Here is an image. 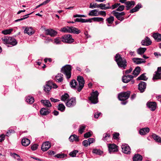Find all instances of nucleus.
Listing matches in <instances>:
<instances>
[{
    "label": "nucleus",
    "instance_id": "nucleus-44",
    "mask_svg": "<svg viewBox=\"0 0 161 161\" xmlns=\"http://www.w3.org/2000/svg\"><path fill=\"white\" fill-rule=\"evenodd\" d=\"M69 97V94L67 93H65L62 95L61 97V100L63 101H65Z\"/></svg>",
    "mask_w": 161,
    "mask_h": 161
},
{
    "label": "nucleus",
    "instance_id": "nucleus-30",
    "mask_svg": "<svg viewBox=\"0 0 161 161\" xmlns=\"http://www.w3.org/2000/svg\"><path fill=\"white\" fill-rule=\"evenodd\" d=\"M149 128L148 127L142 128L139 130V132L140 135H144L148 133L149 131Z\"/></svg>",
    "mask_w": 161,
    "mask_h": 161
},
{
    "label": "nucleus",
    "instance_id": "nucleus-37",
    "mask_svg": "<svg viewBox=\"0 0 161 161\" xmlns=\"http://www.w3.org/2000/svg\"><path fill=\"white\" fill-rule=\"evenodd\" d=\"M93 153L96 154L98 155H101L103 153V152L99 149H94L92 151Z\"/></svg>",
    "mask_w": 161,
    "mask_h": 161
},
{
    "label": "nucleus",
    "instance_id": "nucleus-17",
    "mask_svg": "<svg viewBox=\"0 0 161 161\" xmlns=\"http://www.w3.org/2000/svg\"><path fill=\"white\" fill-rule=\"evenodd\" d=\"M50 112L51 110L50 109L48 108H42L40 111V114L44 116L48 114Z\"/></svg>",
    "mask_w": 161,
    "mask_h": 161
},
{
    "label": "nucleus",
    "instance_id": "nucleus-57",
    "mask_svg": "<svg viewBox=\"0 0 161 161\" xmlns=\"http://www.w3.org/2000/svg\"><path fill=\"white\" fill-rule=\"evenodd\" d=\"M92 134L89 132H87L84 134V137L85 138H88L91 136Z\"/></svg>",
    "mask_w": 161,
    "mask_h": 161
},
{
    "label": "nucleus",
    "instance_id": "nucleus-41",
    "mask_svg": "<svg viewBox=\"0 0 161 161\" xmlns=\"http://www.w3.org/2000/svg\"><path fill=\"white\" fill-rule=\"evenodd\" d=\"M13 31L12 29H7L2 31V33L4 35H7L10 34L11 32Z\"/></svg>",
    "mask_w": 161,
    "mask_h": 161
},
{
    "label": "nucleus",
    "instance_id": "nucleus-21",
    "mask_svg": "<svg viewBox=\"0 0 161 161\" xmlns=\"http://www.w3.org/2000/svg\"><path fill=\"white\" fill-rule=\"evenodd\" d=\"M152 36L157 42H161V34L158 33H154Z\"/></svg>",
    "mask_w": 161,
    "mask_h": 161
},
{
    "label": "nucleus",
    "instance_id": "nucleus-63",
    "mask_svg": "<svg viewBox=\"0 0 161 161\" xmlns=\"http://www.w3.org/2000/svg\"><path fill=\"white\" fill-rule=\"evenodd\" d=\"M73 17H85L86 16L82 14H76V15H74Z\"/></svg>",
    "mask_w": 161,
    "mask_h": 161
},
{
    "label": "nucleus",
    "instance_id": "nucleus-6",
    "mask_svg": "<svg viewBox=\"0 0 161 161\" xmlns=\"http://www.w3.org/2000/svg\"><path fill=\"white\" fill-rule=\"evenodd\" d=\"M62 41L65 43H71L74 42V40L72 38L70 34L65 35L62 36Z\"/></svg>",
    "mask_w": 161,
    "mask_h": 161
},
{
    "label": "nucleus",
    "instance_id": "nucleus-13",
    "mask_svg": "<svg viewBox=\"0 0 161 161\" xmlns=\"http://www.w3.org/2000/svg\"><path fill=\"white\" fill-rule=\"evenodd\" d=\"M134 76L131 75H124L122 78V81L124 83H127L133 79Z\"/></svg>",
    "mask_w": 161,
    "mask_h": 161
},
{
    "label": "nucleus",
    "instance_id": "nucleus-33",
    "mask_svg": "<svg viewBox=\"0 0 161 161\" xmlns=\"http://www.w3.org/2000/svg\"><path fill=\"white\" fill-rule=\"evenodd\" d=\"M69 140L71 142H73L74 141L78 142L79 141L78 137L75 135H72L70 136Z\"/></svg>",
    "mask_w": 161,
    "mask_h": 161
},
{
    "label": "nucleus",
    "instance_id": "nucleus-48",
    "mask_svg": "<svg viewBox=\"0 0 161 161\" xmlns=\"http://www.w3.org/2000/svg\"><path fill=\"white\" fill-rule=\"evenodd\" d=\"M106 21L110 24L113 23L114 21V17L113 16H110L109 17L106 19Z\"/></svg>",
    "mask_w": 161,
    "mask_h": 161
},
{
    "label": "nucleus",
    "instance_id": "nucleus-62",
    "mask_svg": "<svg viewBox=\"0 0 161 161\" xmlns=\"http://www.w3.org/2000/svg\"><path fill=\"white\" fill-rule=\"evenodd\" d=\"M5 136L4 134H2L0 136V142H1L5 139Z\"/></svg>",
    "mask_w": 161,
    "mask_h": 161
},
{
    "label": "nucleus",
    "instance_id": "nucleus-51",
    "mask_svg": "<svg viewBox=\"0 0 161 161\" xmlns=\"http://www.w3.org/2000/svg\"><path fill=\"white\" fill-rule=\"evenodd\" d=\"M86 126L84 125H81L79 128V131L80 134H82Z\"/></svg>",
    "mask_w": 161,
    "mask_h": 161
},
{
    "label": "nucleus",
    "instance_id": "nucleus-20",
    "mask_svg": "<svg viewBox=\"0 0 161 161\" xmlns=\"http://www.w3.org/2000/svg\"><path fill=\"white\" fill-rule=\"evenodd\" d=\"M25 28L24 31V33H27L30 36L31 35L33 34L34 32L32 31V29L31 27L28 26L26 27H23V29H24Z\"/></svg>",
    "mask_w": 161,
    "mask_h": 161
},
{
    "label": "nucleus",
    "instance_id": "nucleus-2",
    "mask_svg": "<svg viewBox=\"0 0 161 161\" xmlns=\"http://www.w3.org/2000/svg\"><path fill=\"white\" fill-rule=\"evenodd\" d=\"M115 61L116 62L119 67L122 69H125L127 67V62L126 59L122 58L120 54L117 53L115 57Z\"/></svg>",
    "mask_w": 161,
    "mask_h": 161
},
{
    "label": "nucleus",
    "instance_id": "nucleus-27",
    "mask_svg": "<svg viewBox=\"0 0 161 161\" xmlns=\"http://www.w3.org/2000/svg\"><path fill=\"white\" fill-rule=\"evenodd\" d=\"M21 143L23 146H27L30 144V141L27 138H24L22 140Z\"/></svg>",
    "mask_w": 161,
    "mask_h": 161
},
{
    "label": "nucleus",
    "instance_id": "nucleus-26",
    "mask_svg": "<svg viewBox=\"0 0 161 161\" xmlns=\"http://www.w3.org/2000/svg\"><path fill=\"white\" fill-rule=\"evenodd\" d=\"M8 40V44L13 46L16 45L17 43L16 40L13 37H9Z\"/></svg>",
    "mask_w": 161,
    "mask_h": 161
},
{
    "label": "nucleus",
    "instance_id": "nucleus-40",
    "mask_svg": "<svg viewBox=\"0 0 161 161\" xmlns=\"http://www.w3.org/2000/svg\"><path fill=\"white\" fill-rule=\"evenodd\" d=\"M106 7V4L104 3H101L100 4H99L98 5L97 8H100L101 9H109V8H106L107 7Z\"/></svg>",
    "mask_w": 161,
    "mask_h": 161
},
{
    "label": "nucleus",
    "instance_id": "nucleus-39",
    "mask_svg": "<svg viewBox=\"0 0 161 161\" xmlns=\"http://www.w3.org/2000/svg\"><path fill=\"white\" fill-rule=\"evenodd\" d=\"M153 138L156 142L161 143V138L155 134L152 135Z\"/></svg>",
    "mask_w": 161,
    "mask_h": 161
},
{
    "label": "nucleus",
    "instance_id": "nucleus-64",
    "mask_svg": "<svg viewBox=\"0 0 161 161\" xmlns=\"http://www.w3.org/2000/svg\"><path fill=\"white\" fill-rule=\"evenodd\" d=\"M132 68L130 67L129 69L126 70L125 71V74H129L130 73L132 70Z\"/></svg>",
    "mask_w": 161,
    "mask_h": 161
},
{
    "label": "nucleus",
    "instance_id": "nucleus-9",
    "mask_svg": "<svg viewBox=\"0 0 161 161\" xmlns=\"http://www.w3.org/2000/svg\"><path fill=\"white\" fill-rule=\"evenodd\" d=\"M109 152L110 153L118 151L117 146L114 144H109L108 145Z\"/></svg>",
    "mask_w": 161,
    "mask_h": 161
},
{
    "label": "nucleus",
    "instance_id": "nucleus-16",
    "mask_svg": "<svg viewBox=\"0 0 161 161\" xmlns=\"http://www.w3.org/2000/svg\"><path fill=\"white\" fill-rule=\"evenodd\" d=\"M51 82L50 81L46 82V85L44 86V90L46 92H48L51 89Z\"/></svg>",
    "mask_w": 161,
    "mask_h": 161
},
{
    "label": "nucleus",
    "instance_id": "nucleus-52",
    "mask_svg": "<svg viewBox=\"0 0 161 161\" xmlns=\"http://www.w3.org/2000/svg\"><path fill=\"white\" fill-rule=\"evenodd\" d=\"M125 7V6L124 5H119L116 9V10L119 11H122L124 9Z\"/></svg>",
    "mask_w": 161,
    "mask_h": 161
},
{
    "label": "nucleus",
    "instance_id": "nucleus-7",
    "mask_svg": "<svg viewBox=\"0 0 161 161\" xmlns=\"http://www.w3.org/2000/svg\"><path fill=\"white\" fill-rule=\"evenodd\" d=\"M122 152L124 153L130 154L131 153V149L127 144H122L121 146Z\"/></svg>",
    "mask_w": 161,
    "mask_h": 161
},
{
    "label": "nucleus",
    "instance_id": "nucleus-4",
    "mask_svg": "<svg viewBox=\"0 0 161 161\" xmlns=\"http://www.w3.org/2000/svg\"><path fill=\"white\" fill-rule=\"evenodd\" d=\"M130 94V91L121 92L118 94V98L121 101H125L129 97Z\"/></svg>",
    "mask_w": 161,
    "mask_h": 161
},
{
    "label": "nucleus",
    "instance_id": "nucleus-1",
    "mask_svg": "<svg viewBox=\"0 0 161 161\" xmlns=\"http://www.w3.org/2000/svg\"><path fill=\"white\" fill-rule=\"evenodd\" d=\"M77 80L79 84L75 80H72L70 82V86L75 89H77L78 92H80L84 86L85 80L83 77L78 76L77 77Z\"/></svg>",
    "mask_w": 161,
    "mask_h": 161
},
{
    "label": "nucleus",
    "instance_id": "nucleus-25",
    "mask_svg": "<svg viewBox=\"0 0 161 161\" xmlns=\"http://www.w3.org/2000/svg\"><path fill=\"white\" fill-rule=\"evenodd\" d=\"M133 62L136 64H139L142 63H145L146 61L143 59L139 58H133Z\"/></svg>",
    "mask_w": 161,
    "mask_h": 161
},
{
    "label": "nucleus",
    "instance_id": "nucleus-46",
    "mask_svg": "<svg viewBox=\"0 0 161 161\" xmlns=\"http://www.w3.org/2000/svg\"><path fill=\"white\" fill-rule=\"evenodd\" d=\"M120 3H115L114 4L112 5L111 7H108L106 8L114 9L118 7L120 5Z\"/></svg>",
    "mask_w": 161,
    "mask_h": 161
},
{
    "label": "nucleus",
    "instance_id": "nucleus-18",
    "mask_svg": "<svg viewBox=\"0 0 161 161\" xmlns=\"http://www.w3.org/2000/svg\"><path fill=\"white\" fill-rule=\"evenodd\" d=\"M124 3L126 5V9L128 10L133 7L135 5V3L133 1H126Z\"/></svg>",
    "mask_w": 161,
    "mask_h": 161
},
{
    "label": "nucleus",
    "instance_id": "nucleus-55",
    "mask_svg": "<svg viewBox=\"0 0 161 161\" xmlns=\"http://www.w3.org/2000/svg\"><path fill=\"white\" fill-rule=\"evenodd\" d=\"M38 145L36 144H35L31 146V148L33 151L36 150L38 147Z\"/></svg>",
    "mask_w": 161,
    "mask_h": 161
},
{
    "label": "nucleus",
    "instance_id": "nucleus-42",
    "mask_svg": "<svg viewBox=\"0 0 161 161\" xmlns=\"http://www.w3.org/2000/svg\"><path fill=\"white\" fill-rule=\"evenodd\" d=\"M10 154L11 156H12L14 158H16L17 160L19 161L20 160V156L16 153H10Z\"/></svg>",
    "mask_w": 161,
    "mask_h": 161
},
{
    "label": "nucleus",
    "instance_id": "nucleus-35",
    "mask_svg": "<svg viewBox=\"0 0 161 161\" xmlns=\"http://www.w3.org/2000/svg\"><path fill=\"white\" fill-rule=\"evenodd\" d=\"M145 75V73H143L142 74L136 79V80H147V77Z\"/></svg>",
    "mask_w": 161,
    "mask_h": 161
},
{
    "label": "nucleus",
    "instance_id": "nucleus-5",
    "mask_svg": "<svg viewBox=\"0 0 161 161\" xmlns=\"http://www.w3.org/2000/svg\"><path fill=\"white\" fill-rule=\"evenodd\" d=\"M99 93L97 91L92 93L91 95V96L89 97V99L92 103L93 104H96L98 103V96Z\"/></svg>",
    "mask_w": 161,
    "mask_h": 161
},
{
    "label": "nucleus",
    "instance_id": "nucleus-38",
    "mask_svg": "<svg viewBox=\"0 0 161 161\" xmlns=\"http://www.w3.org/2000/svg\"><path fill=\"white\" fill-rule=\"evenodd\" d=\"M146 49V48L140 47L137 49V52L138 54L142 55L144 53Z\"/></svg>",
    "mask_w": 161,
    "mask_h": 161
},
{
    "label": "nucleus",
    "instance_id": "nucleus-53",
    "mask_svg": "<svg viewBox=\"0 0 161 161\" xmlns=\"http://www.w3.org/2000/svg\"><path fill=\"white\" fill-rule=\"evenodd\" d=\"M61 41L62 40L59 37L56 38L54 39V42L57 44H60L61 43Z\"/></svg>",
    "mask_w": 161,
    "mask_h": 161
},
{
    "label": "nucleus",
    "instance_id": "nucleus-59",
    "mask_svg": "<svg viewBox=\"0 0 161 161\" xmlns=\"http://www.w3.org/2000/svg\"><path fill=\"white\" fill-rule=\"evenodd\" d=\"M83 145L85 147H87L89 145V142L88 140H85L83 142Z\"/></svg>",
    "mask_w": 161,
    "mask_h": 161
},
{
    "label": "nucleus",
    "instance_id": "nucleus-23",
    "mask_svg": "<svg viewBox=\"0 0 161 161\" xmlns=\"http://www.w3.org/2000/svg\"><path fill=\"white\" fill-rule=\"evenodd\" d=\"M41 102L44 106L48 108L52 106V104L48 100H42L41 101Z\"/></svg>",
    "mask_w": 161,
    "mask_h": 161
},
{
    "label": "nucleus",
    "instance_id": "nucleus-58",
    "mask_svg": "<svg viewBox=\"0 0 161 161\" xmlns=\"http://www.w3.org/2000/svg\"><path fill=\"white\" fill-rule=\"evenodd\" d=\"M99 15H103L104 16H105L106 15V13L105 11H100L98 12Z\"/></svg>",
    "mask_w": 161,
    "mask_h": 161
},
{
    "label": "nucleus",
    "instance_id": "nucleus-60",
    "mask_svg": "<svg viewBox=\"0 0 161 161\" xmlns=\"http://www.w3.org/2000/svg\"><path fill=\"white\" fill-rule=\"evenodd\" d=\"M119 134L118 133H116L113 134V137L114 139H116L118 138L119 136Z\"/></svg>",
    "mask_w": 161,
    "mask_h": 161
},
{
    "label": "nucleus",
    "instance_id": "nucleus-15",
    "mask_svg": "<svg viewBox=\"0 0 161 161\" xmlns=\"http://www.w3.org/2000/svg\"><path fill=\"white\" fill-rule=\"evenodd\" d=\"M147 106L151 110L154 111L156 109V104L155 102H147Z\"/></svg>",
    "mask_w": 161,
    "mask_h": 161
},
{
    "label": "nucleus",
    "instance_id": "nucleus-34",
    "mask_svg": "<svg viewBox=\"0 0 161 161\" xmlns=\"http://www.w3.org/2000/svg\"><path fill=\"white\" fill-rule=\"evenodd\" d=\"M26 101L29 104H32L34 101V98L33 97L29 96L26 97Z\"/></svg>",
    "mask_w": 161,
    "mask_h": 161
},
{
    "label": "nucleus",
    "instance_id": "nucleus-54",
    "mask_svg": "<svg viewBox=\"0 0 161 161\" xmlns=\"http://www.w3.org/2000/svg\"><path fill=\"white\" fill-rule=\"evenodd\" d=\"M110 135L109 134L106 133L104 135L103 138H102V140L104 141H106L107 140V138H108L110 137Z\"/></svg>",
    "mask_w": 161,
    "mask_h": 161
},
{
    "label": "nucleus",
    "instance_id": "nucleus-19",
    "mask_svg": "<svg viewBox=\"0 0 161 161\" xmlns=\"http://www.w3.org/2000/svg\"><path fill=\"white\" fill-rule=\"evenodd\" d=\"M46 34L47 35H49L52 37L54 36L57 34V32L54 30L52 29H47L45 30Z\"/></svg>",
    "mask_w": 161,
    "mask_h": 161
},
{
    "label": "nucleus",
    "instance_id": "nucleus-31",
    "mask_svg": "<svg viewBox=\"0 0 161 161\" xmlns=\"http://www.w3.org/2000/svg\"><path fill=\"white\" fill-rule=\"evenodd\" d=\"M133 161H142V156L139 154H135L133 158Z\"/></svg>",
    "mask_w": 161,
    "mask_h": 161
},
{
    "label": "nucleus",
    "instance_id": "nucleus-11",
    "mask_svg": "<svg viewBox=\"0 0 161 161\" xmlns=\"http://www.w3.org/2000/svg\"><path fill=\"white\" fill-rule=\"evenodd\" d=\"M155 74L153 75V79H161V67L158 68L157 71L155 72Z\"/></svg>",
    "mask_w": 161,
    "mask_h": 161
},
{
    "label": "nucleus",
    "instance_id": "nucleus-43",
    "mask_svg": "<svg viewBox=\"0 0 161 161\" xmlns=\"http://www.w3.org/2000/svg\"><path fill=\"white\" fill-rule=\"evenodd\" d=\"M65 107L63 104H59L58 105V110L62 112H63L65 110Z\"/></svg>",
    "mask_w": 161,
    "mask_h": 161
},
{
    "label": "nucleus",
    "instance_id": "nucleus-50",
    "mask_svg": "<svg viewBox=\"0 0 161 161\" xmlns=\"http://www.w3.org/2000/svg\"><path fill=\"white\" fill-rule=\"evenodd\" d=\"M32 13H31L29 14H27L25 15L24 16V17H24L23 18H21L20 19H16V20H15V22H18V21H21V20H23L24 19H25L26 18H27L28 17V15L30 14H32Z\"/></svg>",
    "mask_w": 161,
    "mask_h": 161
},
{
    "label": "nucleus",
    "instance_id": "nucleus-28",
    "mask_svg": "<svg viewBox=\"0 0 161 161\" xmlns=\"http://www.w3.org/2000/svg\"><path fill=\"white\" fill-rule=\"evenodd\" d=\"M63 75L60 73L58 74L55 77V80L56 81L60 82L63 80Z\"/></svg>",
    "mask_w": 161,
    "mask_h": 161
},
{
    "label": "nucleus",
    "instance_id": "nucleus-45",
    "mask_svg": "<svg viewBox=\"0 0 161 161\" xmlns=\"http://www.w3.org/2000/svg\"><path fill=\"white\" fill-rule=\"evenodd\" d=\"M92 19L94 21L97 22L103 21V22L104 20V19L103 18L98 17L92 18Z\"/></svg>",
    "mask_w": 161,
    "mask_h": 161
},
{
    "label": "nucleus",
    "instance_id": "nucleus-3",
    "mask_svg": "<svg viewBox=\"0 0 161 161\" xmlns=\"http://www.w3.org/2000/svg\"><path fill=\"white\" fill-rule=\"evenodd\" d=\"M72 66L70 65H66L61 69V72L65 75L67 79L70 78L71 76Z\"/></svg>",
    "mask_w": 161,
    "mask_h": 161
},
{
    "label": "nucleus",
    "instance_id": "nucleus-10",
    "mask_svg": "<svg viewBox=\"0 0 161 161\" xmlns=\"http://www.w3.org/2000/svg\"><path fill=\"white\" fill-rule=\"evenodd\" d=\"M76 102L75 98H71L67 100L66 105L68 107H72L75 105Z\"/></svg>",
    "mask_w": 161,
    "mask_h": 161
},
{
    "label": "nucleus",
    "instance_id": "nucleus-47",
    "mask_svg": "<svg viewBox=\"0 0 161 161\" xmlns=\"http://www.w3.org/2000/svg\"><path fill=\"white\" fill-rule=\"evenodd\" d=\"M78 150H74L70 152L69 154V156L71 157H74L76 156V154L78 153Z\"/></svg>",
    "mask_w": 161,
    "mask_h": 161
},
{
    "label": "nucleus",
    "instance_id": "nucleus-12",
    "mask_svg": "<svg viewBox=\"0 0 161 161\" xmlns=\"http://www.w3.org/2000/svg\"><path fill=\"white\" fill-rule=\"evenodd\" d=\"M50 147V143L49 142H46L42 144L41 147V149L43 151H46L48 150Z\"/></svg>",
    "mask_w": 161,
    "mask_h": 161
},
{
    "label": "nucleus",
    "instance_id": "nucleus-29",
    "mask_svg": "<svg viewBox=\"0 0 161 161\" xmlns=\"http://www.w3.org/2000/svg\"><path fill=\"white\" fill-rule=\"evenodd\" d=\"M140 71V67L139 66L136 67L133 70L132 74L134 75L135 77H136L139 74Z\"/></svg>",
    "mask_w": 161,
    "mask_h": 161
},
{
    "label": "nucleus",
    "instance_id": "nucleus-14",
    "mask_svg": "<svg viewBox=\"0 0 161 161\" xmlns=\"http://www.w3.org/2000/svg\"><path fill=\"white\" fill-rule=\"evenodd\" d=\"M152 41L147 36H146L144 39L142 40L141 42L143 46H148L151 44Z\"/></svg>",
    "mask_w": 161,
    "mask_h": 161
},
{
    "label": "nucleus",
    "instance_id": "nucleus-8",
    "mask_svg": "<svg viewBox=\"0 0 161 161\" xmlns=\"http://www.w3.org/2000/svg\"><path fill=\"white\" fill-rule=\"evenodd\" d=\"M147 84L143 81H140L138 85V89L141 93L144 92L146 88Z\"/></svg>",
    "mask_w": 161,
    "mask_h": 161
},
{
    "label": "nucleus",
    "instance_id": "nucleus-61",
    "mask_svg": "<svg viewBox=\"0 0 161 161\" xmlns=\"http://www.w3.org/2000/svg\"><path fill=\"white\" fill-rule=\"evenodd\" d=\"M88 141L89 142V145H90L95 140L93 138H90L88 139Z\"/></svg>",
    "mask_w": 161,
    "mask_h": 161
},
{
    "label": "nucleus",
    "instance_id": "nucleus-49",
    "mask_svg": "<svg viewBox=\"0 0 161 161\" xmlns=\"http://www.w3.org/2000/svg\"><path fill=\"white\" fill-rule=\"evenodd\" d=\"M1 39L3 43L8 44V37L4 36V37L2 38Z\"/></svg>",
    "mask_w": 161,
    "mask_h": 161
},
{
    "label": "nucleus",
    "instance_id": "nucleus-36",
    "mask_svg": "<svg viewBox=\"0 0 161 161\" xmlns=\"http://www.w3.org/2000/svg\"><path fill=\"white\" fill-rule=\"evenodd\" d=\"M71 33H73L74 34H79L81 32L78 29L73 26L71 27Z\"/></svg>",
    "mask_w": 161,
    "mask_h": 161
},
{
    "label": "nucleus",
    "instance_id": "nucleus-56",
    "mask_svg": "<svg viewBox=\"0 0 161 161\" xmlns=\"http://www.w3.org/2000/svg\"><path fill=\"white\" fill-rule=\"evenodd\" d=\"M64 154H58L55 155V157L58 158H63L65 157Z\"/></svg>",
    "mask_w": 161,
    "mask_h": 161
},
{
    "label": "nucleus",
    "instance_id": "nucleus-24",
    "mask_svg": "<svg viewBox=\"0 0 161 161\" xmlns=\"http://www.w3.org/2000/svg\"><path fill=\"white\" fill-rule=\"evenodd\" d=\"M142 7L141 3H138L134 8L130 11V13H133L139 10V9Z\"/></svg>",
    "mask_w": 161,
    "mask_h": 161
},
{
    "label": "nucleus",
    "instance_id": "nucleus-22",
    "mask_svg": "<svg viewBox=\"0 0 161 161\" xmlns=\"http://www.w3.org/2000/svg\"><path fill=\"white\" fill-rule=\"evenodd\" d=\"M113 15L116 17L120 21H123L124 18L123 17H122L121 15L119 14V12H116L115 10L112 11L111 13Z\"/></svg>",
    "mask_w": 161,
    "mask_h": 161
},
{
    "label": "nucleus",
    "instance_id": "nucleus-32",
    "mask_svg": "<svg viewBox=\"0 0 161 161\" xmlns=\"http://www.w3.org/2000/svg\"><path fill=\"white\" fill-rule=\"evenodd\" d=\"M97 9H93L91 10L88 15L91 16H97L98 15Z\"/></svg>",
    "mask_w": 161,
    "mask_h": 161
}]
</instances>
